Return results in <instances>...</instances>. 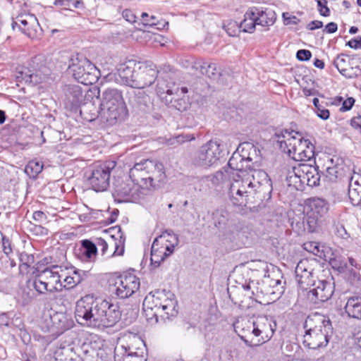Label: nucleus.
Masks as SVG:
<instances>
[{
	"label": "nucleus",
	"instance_id": "nucleus-26",
	"mask_svg": "<svg viewBox=\"0 0 361 361\" xmlns=\"http://www.w3.org/2000/svg\"><path fill=\"white\" fill-rule=\"evenodd\" d=\"M106 233H109L110 237L115 240V250L113 255L121 256L124 252L125 236L121 228L118 226L111 227L105 231Z\"/></svg>",
	"mask_w": 361,
	"mask_h": 361
},
{
	"label": "nucleus",
	"instance_id": "nucleus-13",
	"mask_svg": "<svg viewBox=\"0 0 361 361\" xmlns=\"http://www.w3.org/2000/svg\"><path fill=\"white\" fill-rule=\"evenodd\" d=\"M251 324L252 334L259 338L258 341L262 343L271 338L276 328V322L266 315L254 317Z\"/></svg>",
	"mask_w": 361,
	"mask_h": 361
},
{
	"label": "nucleus",
	"instance_id": "nucleus-33",
	"mask_svg": "<svg viewBox=\"0 0 361 361\" xmlns=\"http://www.w3.org/2000/svg\"><path fill=\"white\" fill-rule=\"evenodd\" d=\"M43 169L42 162L32 160L30 161L25 168V173L30 178H35Z\"/></svg>",
	"mask_w": 361,
	"mask_h": 361
},
{
	"label": "nucleus",
	"instance_id": "nucleus-48",
	"mask_svg": "<svg viewBox=\"0 0 361 361\" xmlns=\"http://www.w3.org/2000/svg\"><path fill=\"white\" fill-rule=\"evenodd\" d=\"M115 361H145L142 356H139L137 353H135L134 354L128 353L125 355L122 359L119 357L118 355L115 353Z\"/></svg>",
	"mask_w": 361,
	"mask_h": 361
},
{
	"label": "nucleus",
	"instance_id": "nucleus-21",
	"mask_svg": "<svg viewBox=\"0 0 361 361\" xmlns=\"http://www.w3.org/2000/svg\"><path fill=\"white\" fill-rule=\"evenodd\" d=\"M245 161H252L250 153L248 154L247 157H246L245 154L233 153L228 160L227 166H224L223 169L225 170L226 173H228L231 178H240L239 172H242L243 168V162Z\"/></svg>",
	"mask_w": 361,
	"mask_h": 361
},
{
	"label": "nucleus",
	"instance_id": "nucleus-31",
	"mask_svg": "<svg viewBox=\"0 0 361 361\" xmlns=\"http://www.w3.org/2000/svg\"><path fill=\"white\" fill-rule=\"evenodd\" d=\"M157 91L160 96L164 94H167L170 96L175 94L177 97H179L182 94H186L188 92V90L186 87H182L181 88H179L178 87H175L174 85L171 88L165 85L164 81H159L157 85Z\"/></svg>",
	"mask_w": 361,
	"mask_h": 361
},
{
	"label": "nucleus",
	"instance_id": "nucleus-22",
	"mask_svg": "<svg viewBox=\"0 0 361 361\" xmlns=\"http://www.w3.org/2000/svg\"><path fill=\"white\" fill-rule=\"evenodd\" d=\"M140 61L128 60L118 66V74L122 81L127 85L132 87V82L134 80V75L137 72Z\"/></svg>",
	"mask_w": 361,
	"mask_h": 361
},
{
	"label": "nucleus",
	"instance_id": "nucleus-35",
	"mask_svg": "<svg viewBox=\"0 0 361 361\" xmlns=\"http://www.w3.org/2000/svg\"><path fill=\"white\" fill-rule=\"evenodd\" d=\"M331 232L341 238H345L348 235L343 223L339 220L333 221L331 227Z\"/></svg>",
	"mask_w": 361,
	"mask_h": 361
},
{
	"label": "nucleus",
	"instance_id": "nucleus-14",
	"mask_svg": "<svg viewBox=\"0 0 361 361\" xmlns=\"http://www.w3.org/2000/svg\"><path fill=\"white\" fill-rule=\"evenodd\" d=\"M158 71L151 61H140L134 75L132 87L142 89L152 85L157 78Z\"/></svg>",
	"mask_w": 361,
	"mask_h": 361
},
{
	"label": "nucleus",
	"instance_id": "nucleus-38",
	"mask_svg": "<svg viewBox=\"0 0 361 361\" xmlns=\"http://www.w3.org/2000/svg\"><path fill=\"white\" fill-rule=\"evenodd\" d=\"M325 176L329 181L335 182L341 178L342 172L337 165H334L326 168Z\"/></svg>",
	"mask_w": 361,
	"mask_h": 361
},
{
	"label": "nucleus",
	"instance_id": "nucleus-37",
	"mask_svg": "<svg viewBox=\"0 0 361 361\" xmlns=\"http://www.w3.org/2000/svg\"><path fill=\"white\" fill-rule=\"evenodd\" d=\"M177 301H169V304L161 306V314L164 313L166 315V319L170 317H176L178 314L176 309Z\"/></svg>",
	"mask_w": 361,
	"mask_h": 361
},
{
	"label": "nucleus",
	"instance_id": "nucleus-25",
	"mask_svg": "<svg viewBox=\"0 0 361 361\" xmlns=\"http://www.w3.org/2000/svg\"><path fill=\"white\" fill-rule=\"evenodd\" d=\"M301 174L300 164L292 167L291 170H289L287 173L286 179L287 185L297 190H303L305 185Z\"/></svg>",
	"mask_w": 361,
	"mask_h": 361
},
{
	"label": "nucleus",
	"instance_id": "nucleus-15",
	"mask_svg": "<svg viewBox=\"0 0 361 361\" xmlns=\"http://www.w3.org/2000/svg\"><path fill=\"white\" fill-rule=\"evenodd\" d=\"M141 189L140 185L130 178L115 183L114 195L118 202H135L141 196Z\"/></svg>",
	"mask_w": 361,
	"mask_h": 361
},
{
	"label": "nucleus",
	"instance_id": "nucleus-58",
	"mask_svg": "<svg viewBox=\"0 0 361 361\" xmlns=\"http://www.w3.org/2000/svg\"><path fill=\"white\" fill-rule=\"evenodd\" d=\"M123 18L129 23H135L136 21V16L134 13L130 9H125L122 12Z\"/></svg>",
	"mask_w": 361,
	"mask_h": 361
},
{
	"label": "nucleus",
	"instance_id": "nucleus-6",
	"mask_svg": "<svg viewBox=\"0 0 361 361\" xmlns=\"http://www.w3.org/2000/svg\"><path fill=\"white\" fill-rule=\"evenodd\" d=\"M178 243V239L172 231H165L157 237L151 248V264L158 267L164 260L171 255L175 247Z\"/></svg>",
	"mask_w": 361,
	"mask_h": 361
},
{
	"label": "nucleus",
	"instance_id": "nucleus-39",
	"mask_svg": "<svg viewBox=\"0 0 361 361\" xmlns=\"http://www.w3.org/2000/svg\"><path fill=\"white\" fill-rule=\"evenodd\" d=\"M19 259L21 262L19 266L20 272L23 271L24 268L25 269H28L35 262L34 255L25 252L20 253Z\"/></svg>",
	"mask_w": 361,
	"mask_h": 361
},
{
	"label": "nucleus",
	"instance_id": "nucleus-50",
	"mask_svg": "<svg viewBox=\"0 0 361 361\" xmlns=\"http://www.w3.org/2000/svg\"><path fill=\"white\" fill-rule=\"evenodd\" d=\"M51 320L56 327L63 328L66 322V316L63 313L56 312L54 315L51 316Z\"/></svg>",
	"mask_w": 361,
	"mask_h": 361
},
{
	"label": "nucleus",
	"instance_id": "nucleus-10",
	"mask_svg": "<svg viewBox=\"0 0 361 361\" xmlns=\"http://www.w3.org/2000/svg\"><path fill=\"white\" fill-rule=\"evenodd\" d=\"M224 148L218 140H209L200 147L196 157L195 164L202 167H209L216 164L221 157Z\"/></svg>",
	"mask_w": 361,
	"mask_h": 361
},
{
	"label": "nucleus",
	"instance_id": "nucleus-32",
	"mask_svg": "<svg viewBox=\"0 0 361 361\" xmlns=\"http://www.w3.org/2000/svg\"><path fill=\"white\" fill-rule=\"evenodd\" d=\"M82 253L87 260L90 262L93 261L96 258L97 253L96 245L90 240H82Z\"/></svg>",
	"mask_w": 361,
	"mask_h": 361
},
{
	"label": "nucleus",
	"instance_id": "nucleus-44",
	"mask_svg": "<svg viewBox=\"0 0 361 361\" xmlns=\"http://www.w3.org/2000/svg\"><path fill=\"white\" fill-rule=\"evenodd\" d=\"M361 70L358 66L353 67H345L344 69H341L340 73L347 78H354L360 75Z\"/></svg>",
	"mask_w": 361,
	"mask_h": 361
},
{
	"label": "nucleus",
	"instance_id": "nucleus-56",
	"mask_svg": "<svg viewBox=\"0 0 361 361\" xmlns=\"http://www.w3.org/2000/svg\"><path fill=\"white\" fill-rule=\"evenodd\" d=\"M3 251L6 256H8L12 252L11 240L6 236L1 240Z\"/></svg>",
	"mask_w": 361,
	"mask_h": 361
},
{
	"label": "nucleus",
	"instance_id": "nucleus-3",
	"mask_svg": "<svg viewBox=\"0 0 361 361\" xmlns=\"http://www.w3.org/2000/svg\"><path fill=\"white\" fill-rule=\"evenodd\" d=\"M279 148L297 161H310L314 157V146L300 136H295L288 130L276 134Z\"/></svg>",
	"mask_w": 361,
	"mask_h": 361
},
{
	"label": "nucleus",
	"instance_id": "nucleus-29",
	"mask_svg": "<svg viewBox=\"0 0 361 361\" xmlns=\"http://www.w3.org/2000/svg\"><path fill=\"white\" fill-rule=\"evenodd\" d=\"M344 308L350 317L361 319V296L350 297Z\"/></svg>",
	"mask_w": 361,
	"mask_h": 361
},
{
	"label": "nucleus",
	"instance_id": "nucleus-20",
	"mask_svg": "<svg viewBox=\"0 0 361 361\" xmlns=\"http://www.w3.org/2000/svg\"><path fill=\"white\" fill-rule=\"evenodd\" d=\"M163 298V295L161 293H159L158 290L155 291L154 293H150L148 294L143 301V310L145 312L147 317H155L158 316L164 317V314H161V303L159 302V300Z\"/></svg>",
	"mask_w": 361,
	"mask_h": 361
},
{
	"label": "nucleus",
	"instance_id": "nucleus-11",
	"mask_svg": "<svg viewBox=\"0 0 361 361\" xmlns=\"http://www.w3.org/2000/svg\"><path fill=\"white\" fill-rule=\"evenodd\" d=\"M110 291L120 298L131 296L140 288V280L134 274L120 275L111 280Z\"/></svg>",
	"mask_w": 361,
	"mask_h": 361
},
{
	"label": "nucleus",
	"instance_id": "nucleus-63",
	"mask_svg": "<svg viewBox=\"0 0 361 361\" xmlns=\"http://www.w3.org/2000/svg\"><path fill=\"white\" fill-rule=\"evenodd\" d=\"M323 26V23L320 20L311 21L307 26L310 30H314L315 29L321 28Z\"/></svg>",
	"mask_w": 361,
	"mask_h": 361
},
{
	"label": "nucleus",
	"instance_id": "nucleus-30",
	"mask_svg": "<svg viewBox=\"0 0 361 361\" xmlns=\"http://www.w3.org/2000/svg\"><path fill=\"white\" fill-rule=\"evenodd\" d=\"M255 8H251L244 15V19L239 25L240 30L245 32L252 33L257 25Z\"/></svg>",
	"mask_w": 361,
	"mask_h": 361
},
{
	"label": "nucleus",
	"instance_id": "nucleus-59",
	"mask_svg": "<svg viewBox=\"0 0 361 361\" xmlns=\"http://www.w3.org/2000/svg\"><path fill=\"white\" fill-rule=\"evenodd\" d=\"M355 103V99L353 97H348L344 100L341 107L340 108L341 111H347L351 109Z\"/></svg>",
	"mask_w": 361,
	"mask_h": 361
},
{
	"label": "nucleus",
	"instance_id": "nucleus-41",
	"mask_svg": "<svg viewBox=\"0 0 361 361\" xmlns=\"http://www.w3.org/2000/svg\"><path fill=\"white\" fill-rule=\"evenodd\" d=\"M303 247L307 252L319 257H321L323 252V250H321L319 244L317 242L310 241L305 243L303 244Z\"/></svg>",
	"mask_w": 361,
	"mask_h": 361
},
{
	"label": "nucleus",
	"instance_id": "nucleus-5",
	"mask_svg": "<svg viewBox=\"0 0 361 361\" xmlns=\"http://www.w3.org/2000/svg\"><path fill=\"white\" fill-rule=\"evenodd\" d=\"M115 166V161L97 162L90 166L85 172L90 188L96 192L106 190L110 185L111 171Z\"/></svg>",
	"mask_w": 361,
	"mask_h": 361
},
{
	"label": "nucleus",
	"instance_id": "nucleus-40",
	"mask_svg": "<svg viewBox=\"0 0 361 361\" xmlns=\"http://www.w3.org/2000/svg\"><path fill=\"white\" fill-rule=\"evenodd\" d=\"M313 104L315 107L316 114L323 120H327L329 118L330 113L327 109H325L321 104L317 98L313 99Z\"/></svg>",
	"mask_w": 361,
	"mask_h": 361
},
{
	"label": "nucleus",
	"instance_id": "nucleus-18",
	"mask_svg": "<svg viewBox=\"0 0 361 361\" xmlns=\"http://www.w3.org/2000/svg\"><path fill=\"white\" fill-rule=\"evenodd\" d=\"M313 271L312 264L307 259H302L298 263L295 270V279L301 288L306 290L311 286H315Z\"/></svg>",
	"mask_w": 361,
	"mask_h": 361
},
{
	"label": "nucleus",
	"instance_id": "nucleus-16",
	"mask_svg": "<svg viewBox=\"0 0 361 361\" xmlns=\"http://www.w3.org/2000/svg\"><path fill=\"white\" fill-rule=\"evenodd\" d=\"M101 314H99V329L111 327L121 319V312L118 303L102 299L101 303Z\"/></svg>",
	"mask_w": 361,
	"mask_h": 361
},
{
	"label": "nucleus",
	"instance_id": "nucleus-42",
	"mask_svg": "<svg viewBox=\"0 0 361 361\" xmlns=\"http://www.w3.org/2000/svg\"><path fill=\"white\" fill-rule=\"evenodd\" d=\"M169 102L171 104L172 106L180 111H185L190 106L188 102L183 98L178 99L173 97L169 100Z\"/></svg>",
	"mask_w": 361,
	"mask_h": 361
},
{
	"label": "nucleus",
	"instance_id": "nucleus-57",
	"mask_svg": "<svg viewBox=\"0 0 361 361\" xmlns=\"http://www.w3.org/2000/svg\"><path fill=\"white\" fill-rule=\"evenodd\" d=\"M96 245V247H99L101 248L102 254L104 255L108 248V244L106 240L102 237L97 238L95 239V242L94 243Z\"/></svg>",
	"mask_w": 361,
	"mask_h": 361
},
{
	"label": "nucleus",
	"instance_id": "nucleus-1",
	"mask_svg": "<svg viewBox=\"0 0 361 361\" xmlns=\"http://www.w3.org/2000/svg\"><path fill=\"white\" fill-rule=\"evenodd\" d=\"M87 109H93L94 113L89 121L99 119L102 122L110 126L114 125L126 114L125 102L120 91L109 88L102 94V102L98 109L94 104H90Z\"/></svg>",
	"mask_w": 361,
	"mask_h": 361
},
{
	"label": "nucleus",
	"instance_id": "nucleus-49",
	"mask_svg": "<svg viewBox=\"0 0 361 361\" xmlns=\"http://www.w3.org/2000/svg\"><path fill=\"white\" fill-rule=\"evenodd\" d=\"M319 218L315 215L307 213V224L310 232H314L316 231Z\"/></svg>",
	"mask_w": 361,
	"mask_h": 361
},
{
	"label": "nucleus",
	"instance_id": "nucleus-27",
	"mask_svg": "<svg viewBox=\"0 0 361 361\" xmlns=\"http://www.w3.org/2000/svg\"><path fill=\"white\" fill-rule=\"evenodd\" d=\"M192 68L199 71L202 75H205L211 78H216L220 75V69L215 63H207L202 60L194 62Z\"/></svg>",
	"mask_w": 361,
	"mask_h": 361
},
{
	"label": "nucleus",
	"instance_id": "nucleus-19",
	"mask_svg": "<svg viewBox=\"0 0 361 361\" xmlns=\"http://www.w3.org/2000/svg\"><path fill=\"white\" fill-rule=\"evenodd\" d=\"M63 92L65 108L71 111H76L85 99L81 87L78 85H66Z\"/></svg>",
	"mask_w": 361,
	"mask_h": 361
},
{
	"label": "nucleus",
	"instance_id": "nucleus-2",
	"mask_svg": "<svg viewBox=\"0 0 361 361\" xmlns=\"http://www.w3.org/2000/svg\"><path fill=\"white\" fill-rule=\"evenodd\" d=\"M129 178L140 185L142 189L149 190L159 186L165 178L164 166L161 163L145 159L135 164L130 169Z\"/></svg>",
	"mask_w": 361,
	"mask_h": 361
},
{
	"label": "nucleus",
	"instance_id": "nucleus-4",
	"mask_svg": "<svg viewBox=\"0 0 361 361\" xmlns=\"http://www.w3.org/2000/svg\"><path fill=\"white\" fill-rule=\"evenodd\" d=\"M102 299L95 298L92 295H86L76 302L75 316L82 325L99 329V314Z\"/></svg>",
	"mask_w": 361,
	"mask_h": 361
},
{
	"label": "nucleus",
	"instance_id": "nucleus-7",
	"mask_svg": "<svg viewBox=\"0 0 361 361\" xmlns=\"http://www.w3.org/2000/svg\"><path fill=\"white\" fill-rule=\"evenodd\" d=\"M71 61L68 68L78 82L89 85L97 81L99 71L84 55L78 54Z\"/></svg>",
	"mask_w": 361,
	"mask_h": 361
},
{
	"label": "nucleus",
	"instance_id": "nucleus-64",
	"mask_svg": "<svg viewBox=\"0 0 361 361\" xmlns=\"http://www.w3.org/2000/svg\"><path fill=\"white\" fill-rule=\"evenodd\" d=\"M143 25L149 27L157 25V17L154 16H149L147 19L144 20Z\"/></svg>",
	"mask_w": 361,
	"mask_h": 361
},
{
	"label": "nucleus",
	"instance_id": "nucleus-52",
	"mask_svg": "<svg viewBox=\"0 0 361 361\" xmlns=\"http://www.w3.org/2000/svg\"><path fill=\"white\" fill-rule=\"evenodd\" d=\"M318 11L322 16H329L330 15V10L327 7V1L322 0L321 1L317 2Z\"/></svg>",
	"mask_w": 361,
	"mask_h": 361
},
{
	"label": "nucleus",
	"instance_id": "nucleus-54",
	"mask_svg": "<svg viewBox=\"0 0 361 361\" xmlns=\"http://www.w3.org/2000/svg\"><path fill=\"white\" fill-rule=\"evenodd\" d=\"M283 23L285 25H297L300 20L295 16H292L288 13H283Z\"/></svg>",
	"mask_w": 361,
	"mask_h": 361
},
{
	"label": "nucleus",
	"instance_id": "nucleus-17",
	"mask_svg": "<svg viewBox=\"0 0 361 361\" xmlns=\"http://www.w3.org/2000/svg\"><path fill=\"white\" fill-rule=\"evenodd\" d=\"M334 291V285L325 280L319 281L315 288L310 290L307 294L310 303L319 306L322 302L329 300Z\"/></svg>",
	"mask_w": 361,
	"mask_h": 361
},
{
	"label": "nucleus",
	"instance_id": "nucleus-12",
	"mask_svg": "<svg viewBox=\"0 0 361 361\" xmlns=\"http://www.w3.org/2000/svg\"><path fill=\"white\" fill-rule=\"evenodd\" d=\"M330 324H324V321L319 325L306 330L304 335L303 343L310 349H317L324 347L329 343Z\"/></svg>",
	"mask_w": 361,
	"mask_h": 361
},
{
	"label": "nucleus",
	"instance_id": "nucleus-43",
	"mask_svg": "<svg viewBox=\"0 0 361 361\" xmlns=\"http://www.w3.org/2000/svg\"><path fill=\"white\" fill-rule=\"evenodd\" d=\"M348 196L353 205H358L361 202V188H348Z\"/></svg>",
	"mask_w": 361,
	"mask_h": 361
},
{
	"label": "nucleus",
	"instance_id": "nucleus-28",
	"mask_svg": "<svg viewBox=\"0 0 361 361\" xmlns=\"http://www.w3.org/2000/svg\"><path fill=\"white\" fill-rule=\"evenodd\" d=\"M253 8H255V20H257V25H261L262 27H269L274 23L276 17V13L273 10L270 8H265L264 10H261L256 7H253Z\"/></svg>",
	"mask_w": 361,
	"mask_h": 361
},
{
	"label": "nucleus",
	"instance_id": "nucleus-45",
	"mask_svg": "<svg viewBox=\"0 0 361 361\" xmlns=\"http://www.w3.org/2000/svg\"><path fill=\"white\" fill-rule=\"evenodd\" d=\"M348 56L343 54L338 55L334 61V65L336 67L340 72L341 69L345 68L348 66Z\"/></svg>",
	"mask_w": 361,
	"mask_h": 361
},
{
	"label": "nucleus",
	"instance_id": "nucleus-8",
	"mask_svg": "<svg viewBox=\"0 0 361 361\" xmlns=\"http://www.w3.org/2000/svg\"><path fill=\"white\" fill-rule=\"evenodd\" d=\"M54 269H46L37 274L32 280L28 281L30 286L35 290L39 295L58 291L57 284L62 286V276L55 271Z\"/></svg>",
	"mask_w": 361,
	"mask_h": 361
},
{
	"label": "nucleus",
	"instance_id": "nucleus-55",
	"mask_svg": "<svg viewBox=\"0 0 361 361\" xmlns=\"http://www.w3.org/2000/svg\"><path fill=\"white\" fill-rule=\"evenodd\" d=\"M195 140V136L190 134H180L174 137V140L178 144Z\"/></svg>",
	"mask_w": 361,
	"mask_h": 361
},
{
	"label": "nucleus",
	"instance_id": "nucleus-62",
	"mask_svg": "<svg viewBox=\"0 0 361 361\" xmlns=\"http://www.w3.org/2000/svg\"><path fill=\"white\" fill-rule=\"evenodd\" d=\"M338 25L336 23L331 22L329 23L326 26L324 31L326 32L327 33H334L337 31Z\"/></svg>",
	"mask_w": 361,
	"mask_h": 361
},
{
	"label": "nucleus",
	"instance_id": "nucleus-61",
	"mask_svg": "<svg viewBox=\"0 0 361 361\" xmlns=\"http://www.w3.org/2000/svg\"><path fill=\"white\" fill-rule=\"evenodd\" d=\"M350 48L357 49L361 48V37L359 39H352L346 43Z\"/></svg>",
	"mask_w": 361,
	"mask_h": 361
},
{
	"label": "nucleus",
	"instance_id": "nucleus-51",
	"mask_svg": "<svg viewBox=\"0 0 361 361\" xmlns=\"http://www.w3.org/2000/svg\"><path fill=\"white\" fill-rule=\"evenodd\" d=\"M219 361H233L232 350L228 348H222L219 355Z\"/></svg>",
	"mask_w": 361,
	"mask_h": 361
},
{
	"label": "nucleus",
	"instance_id": "nucleus-53",
	"mask_svg": "<svg viewBox=\"0 0 361 361\" xmlns=\"http://www.w3.org/2000/svg\"><path fill=\"white\" fill-rule=\"evenodd\" d=\"M296 57L299 61H306L312 57V53L307 49H300L297 51Z\"/></svg>",
	"mask_w": 361,
	"mask_h": 361
},
{
	"label": "nucleus",
	"instance_id": "nucleus-24",
	"mask_svg": "<svg viewBox=\"0 0 361 361\" xmlns=\"http://www.w3.org/2000/svg\"><path fill=\"white\" fill-rule=\"evenodd\" d=\"M300 167L304 185L310 187L318 185L320 180V175L318 169L311 165L302 164H300Z\"/></svg>",
	"mask_w": 361,
	"mask_h": 361
},
{
	"label": "nucleus",
	"instance_id": "nucleus-46",
	"mask_svg": "<svg viewBox=\"0 0 361 361\" xmlns=\"http://www.w3.org/2000/svg\"><path fill=\"white\" fill-rule=\"evenodd\" d=\"M226 32L229 36L234 37L240 32V26L235 21H231L226 25L224 26Z\"/></svg>",
	"mask_w": 361,
	"mask_h": 361
},
{
	"label": "nucleus",
	"instance_id": "nucleus-47",
	"mask_svg": "<svg viewBox=\"0 0 361 361\" xmlns=\"http://www.w3.org/2000/svg\"><path fill=\"white\" fill-rule=\"evenodd\" d=\"M225 212L221 209H217L212 214V218L215 226L219 227L221 224H224L226 219L224 215Z\"/></svg>",
	"mask_w": 361,
	"mask_h": 361
},
{
	"label": "nucleus",
	"instance_id": "nucleus-9",
	"mask_svg": "<svg viewBox=\"0 0 361 361\" xmlns=\"http://www.w3.org/2000/svg\"><path fill=\"white\" fill-rule=\"evenodd\" d=\"M229 188V196L232 203L237 206H245L247 197L257 190V185L250 178H231Z\"/></svg>",
	"mask_w": 361,
	"mask_h": 361
},
{
	"label": "nucleus",
	"instance_id": "nucleus-23",
	"mask_svg": "<svg viewBox=\"0 0 361 361\" xmlns=\"http://www.w3.org/2000/svg\"><path fill=\"white\" fill-rule=\"evenodd\" d=\"M307 213L322 217L329 210V203L323 198L310 197L306 200Z\"/></svg>",
	"mask_w": 361,
	"mask_h": 361
},
{
	"label": "nucleus",
	"instance_id": "nucleus-34",
	"mask_svg": "<svg viewBox=\"0 0 361 361\" xmlns=\"http://www.w3.org/2000/svg\"><path fill=\"white\" fill-rule=\"evenodd\" d=\"M63 280L64 283L63 287L66 289H70L80 283L82 278L79 271L74 270L72 276H66Z\"/></svg>",
	"mask_w": 361,
	"mask_h": 361
},
{
	"label": "nucleus",
	"instance_id": "nucleus-36",
	"mask_svg": "<svg viewBox=\"0 0 361 361\" xmlns=\"http://www.w3.org/2000/svg\"><path fill=\"white\" fill-rule=\"evenodd\" d=\"M209 180L214 185H218L226 180H231L232 178L228 175V173H226L224 169H222L221 171H216L214 174L209 176Z\"/></svg>",
	"mask_w": 361,
	"mask_h": 361
},
{
	"label": "nucleus",
	"instance_id": "nucleus-60",
	"mask_svg": "<svg viewBox=\"0 0 361 361\" xmlns=\"http://www.w3.org/2000/svg\"><path fill=\"white\" fill-rule=\"evenodd\" d=\"M19 22L22 25H23V27L19 26V28L22 30V32H23L27 36L31 37L32 33L30 32V28L28 26L30 22L26 19H20Z\"/></svg>",
	"mask_w": 361,
	"mask_h": 361
}]
</instances>
